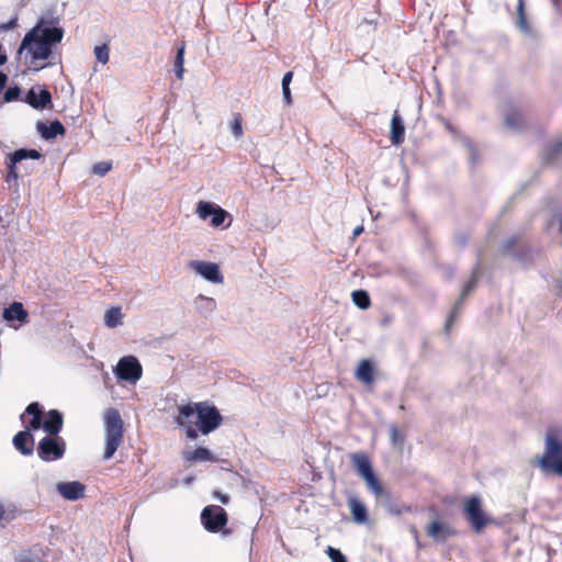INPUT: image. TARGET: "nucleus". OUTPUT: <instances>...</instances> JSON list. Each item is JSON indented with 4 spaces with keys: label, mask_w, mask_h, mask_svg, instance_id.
I'll return each instance as SVG.
<instances>
[{
    "label": "nucleus",
    "mask_w": 562,
    "mask_h": 562,
    "mask_svg": "<svg viewBox=\"0 0 562 562\" xmlns=\"http://www.w3.org/2000/svg\"><path fill=\"white\" fill-rule=\"evenodd\" d=\"M58 18H40L35 25L26 32L16 50V57L24 54L26 64L35 66L34 70H41L46 65L37 67V61L48 59L53 54V47L64 38V29L58 25Z\"/></svg>",
    "instance_id": "obj_1"
},
{
    "label": "nucleus",
    "mask_w": 562,
    "mask_h": 562,
    "mask_svg": "<svg viewBox=\"0 0 562 562\" xmlns=\"http://www.w3.org/2000/svg\"><path fill=\"white\" fill-rule=\"evenodd\" d=\"M537 462L543 473L562 476V440L555 434H547L544 452Z\"/></svg>",
    "instance_id": "obj_2"
},
{
    "label": "nucleus",
    "mask_w": 562,
    "mask_h": 562,
    "mask_svg": "<svg viewBox=\"0 0 562 562\" xmlns=\"http://www.w3.org/2000/svg\"><path fill=\"white\" fill-rule=\"evenodd\" d=\"M105 449L103 458L111 459L123 440V420L117 409L110 408L104 415Z\"/></svg>",
    "instance_id": "obj_3"
},
{
    "label": "nucleus",
    "mask_w": 562,
    "mask_h": 562,
    "mask_svg": "<svg viewBox=\"0 0 562 562\" xmlns=\"http://www.w3.org/2000/svg\"><path fill=\"white\" fill-rule=\"evenodd\" d=\"M196 413V430L203 435H209L214 431L223 422V417L216 406L211 405L207 402H198Z\"/></svg>",
    "instance_id": "obj_4"
},
{
    "label": "nucleus",
    "mask_w": 562,
    "mask_h": 562,
    "mask_svg": "<svg viewBox=\"0 0 562 562\" xmlns=\"http://www.w3.org/2000/svg\"><path fill=\"white\" fill-rule=\"evenodd\" d=\"M113 372L117 380L135 384L143 375V368L139 360L130 355L117 361Z\"/></svg>",
    "instance_id": "obj_5"
},
{
    "label": "nucleus",
    "mask_w": 562,
    "mask_h": 562,
    "mask_svg": "<svg viewBox=\"0 0 562 562\" xmlns=\"http://www.w3.org/2000/svg\"><path fill=\"white\" fill-rule=\"evenodd\" d=\"M37 456L45 462H53L64 457L66 442L61 437L46 436L37 445Z\"/></svg>",
    "instance_id": "obj_6"
},
{
    "label": "nucleus",
    "mask_w": 562,
    "mask_h": 562,
    "mask_svg": "<svg viewBox=\"0 0 562 562\" xmlns=\"http://www.w3.org/2000/svg\"><path fill=\"white\" fill-rule=\"evenodd\" d=\"M463 514L476 533H480L490 521L482 509L481 498L477 495L467 499L463 506Z\"/></svg>",
    "instance_id": "obj_7"
},
{
    "label": "nucleus",
    "mask_w": 562,
    "mask_h": 562,
    "mask_svg": "<svg viewBox=\"0 0 562 562\" xmlns=\"http://www.w3.org/2000/svg\"><path fill=\"white\" fill-rule=\"evenodd\" d=\"M201 521L210 532H218L227 524V514L218 505H209L201 513Z\"/></svg>",
    "instance_id": "obj_8"
},
{
    "label": "nucleus",
    "mask_w": 562,
    "mask_h": 562,
    "mask_svg": "<svg viewBox=\"0 0 562 562\" xmlns=\"http://www.w3.org/2000/svg\"><path fill=\"white\" fill-rule=\"evenodd\" d=\"M42 157V154L34 148H20L10 154L9 156V162L7 164V178L5 181L8 183L14 182L16 183V180L19 178L18 173V164L22 162L25 159H33L37 160Z\"/></svg>",
    "instance_id": "obj_9"
},
{
    "label": "nucleus",
    "mask_w": 562,
    "mask_h": 562,
    "mask_svg": "<svg viewBox=\"0 0 562 562\" xmlns=\"http://www.w3.org/2000/svg\"><path fill=\"white\" fill-rule=\"evenodd\" d=\"M195 420H198L196 403H189L179 407L176 423L179 427L186 429L187 437L192 440L198 438Z\"/></svg>",
    "instance_id": "obj_10"
},
{
    "label": "nucleus",
    "mask_w": 562,
    "mask_h": 562,
    "mask_svg": "<svg viewBox=\"0 0 562 562\" xmlns=\"http://www.w3.org/2000/svg\"><path fill=\"white\" fill-rule=\"evenodd\" d=\"M189 267L203 279L212 283H222L223 274L217 263L209 261L192 260Z\"/></svg>",
    "instance_id": "obj_11"
},
{
    "label": "nucleus",
    "mask_w": 562,
    "mask_h": 562,
    "mask_svg": "<svg viewBox=\"0 0 562 562\" xmlns=\"http://www.w3.org/2000/svg\"><path fill=\"white\" fill-rule=\"evenodd\" d=\"M505 125L508 130L517 132L524 126V115L520 106L508 101L503 108Z\"/></svg>",
    "instance_id": "obj_12"
},
{
    "label": "nucleus",
    "mask_w": 562,
    "mask_h": 562,
    "mask_svg": "<svg viewBox=\"0 0 562 562\" xmlns=\"http://www.w3.org/2000/svg\"><path fill=\"white\" fill-rule=\"evenodd\" d=\"M479 266L474 268L473 270V273H472V277L471 279L464 284L463 289H462V292H461V295L459 297V300L454 303L453 307H452V311L447 319V323H446V331L449 330L453 319L456 318V316L458 315L462 304H463V301L465 300V297L473 291V289L475 288L476 285V282H477V278H479Z\"/></svg>",
    "instance_id": "obj_13"
},
{
    "label": "nucleus",
    "mask_w": 562,
    "mask_h": 562,
    "mask_svg": "<svg viewBox=\"0 0 562 562\" xmlns=\"http://www.w3.org/2000/svg\"><path fill=\"white\" fill-rule=\"evenodd\" d=\"M23 101L35 110H44L52 103V94L46 88H41L37 91L33 87L26 92Z\"/></svg>",
    "instance_id": "obj_14"
},
{
    "label": "nucleus",
    "mask_w": 562,
    "mask_h": 562,
    "mask_svg": "<svg viewBox=\"0 0 562 562\" xmlns=\"http://www.w3.org/2000/svg\"><path fill=\"white\" fill-rule=\"evenodd\" d=\"M56 490L65 499L75 502L85 496L86 486L79 481L59 482Z\"/></svg>",
    "instance_id": "obj_15"
},
{
    "label": "nucleus",
    "mask_w": 562,
    "mask_h": 562,
    "mask_svg": "<svg viewBox=\"0 0 562 562\" xmlns=\"http://www.w3.org/2000/svg\"><path fill=\"white\" fill-rule=\"evenodd\" d=\"M2 318L10 325L13 322L26 324L29 322V312L21 302H13L3 308Z\"/></svg>",
    "instance_id": "obj_16"
},
{
    "label": "nucleus",
    "mask_w": 562,
    "mask_h": 562,
    "mask_svg": "<svg viewBox=\"0 0 562 562\" xmlns=\"http://www.w3.org/2000/svg\"><path fill=\"white\" fill-rule=\"evenodd\" d=\"M63 414L57 409H50L43 423V429L47 436L59 437L58 434L63 428Z\"/></svg>",
    "instance_id": "obj_17"
},
{
    "label": "nucleus",
    "mask_w": 562,
    "mask_h": 562,
    "mask_svg": "<svg viewBox=\"0 0 562 562\" xmlns=\"http://www.w3.org/2000/svg\"><path fill=\"white\" fill-rule=\"evenodd\" d=\"M14 448L23 456H31L34 451V437L30 430L19 431L13 437Z\"/></svg>",
    "instance_id": "obj_18"
},
{
    "label": "nucleus",
    "mask_w": 562,
    "mask_h": 562,
    "mask_svg": "<svg viewBox=\"0 0 562 562\" xmlns=\"http://www.w3.org/2000/svg\"><path fill=\"white\" fill-rule=\"evenodd\" d=\"M36 130L45 140L54 139L58 135L63 136L66 133V128L58 120H55L49 124L37 122Z\"/></svg>",
    "instance_id": "obj_19"
},
{
    "label": "nucleus",
    "mask_w": 562,
    "mask_h": 562,
    "mask_svg": "<svg viewBox=\"0 0 562 562\" xmlns=\"http://www.w3.org/2000/svg\"><path fill=\"white\" fill-rule=\"evenodd\" d=\"M427 535L438 542H445L453 535L449 525L435 520L427 526Z\"/></svg>",
    "instance_id": "obj_20"
},
{
    "label": "nucleus",
    "mask_w": 562,
    "mask_h": 562,
    "mask_svg": "<svg viewBox=\"0 0 562 562\" xmlns=\"http://www.w3.org/2000/svg\"><path fill=\"white\" fill-rule=\"evenodd\" d=\"M350 459L355 470L361 477L373 471L371 461L367 453L356 452L351 454Z\"/></svg>",
    "instance_id": "obj_21"
},
{
    "label": "nucleus",
    "mask_w": 562,
    "mask_h": 562,
    "mask_svg": "<svg viewBox=\"0 0 562 562\" xmlns=\"http://www.w3.org/2000/svg\"><path fill=\"white\" fill-rule=\"evenodd\" d=\"M193 306L199 314L207 317L216 310V301L213 297L199 294L193 300Z\"/></svg>",
    "instance_id": "obj_22"
},
{
    "label": "nucleus",
    "mask_w": 562,
    "mask_h": 562,
    "mask_svg": "<svg viewBox=\"0 0 562 562\" xmlns=\"http://www.w3.org/2000/svg\"><path fill=\"white\" fill-rule=\"evenodd\" d=\"M405 127L402 119L395 112L391 121V140L392 144L397 146L404 142Z\"/></svg>",
    "instance_id": "obj_23"
},
{
    "label": "nucleus",
    "mask_w": 562,
    "mask_h": 562,
    "mask_svg": "<svg viewBox=\"0 0 562 562\" xmlns=\"http://www.w3.org/2000/svg\"><path fill=\"white\" fill-rule=\"evenodd\" d=\"M543 159L547 165L562 168V142H557L550 145L544 154Z\"/></svg>",
    "instance_id": "obj_24"
},
{
    "label": "nucleus",
    "mask_w": 562,
    "mask_h": 562,
    "mask_svg": "<svg viewBox=\"0 0 562 562\" xmlns=\"http://www.w3.org/2000/svg\"><path fill=\"white\" fill-rule=\"evenodd\" d=\"M349 508H350L352 518L357 524H364L368 521L367 507L358 498L349 499Z\"/></svg>",
    "instance_id": "obj_25"
},
{
    "label": "nucleus",
    "mask_w": 562,
    "mask_h": 562,
    "mask_svg": "<svg viewBox=\"0 0 562 562\" xmlns=\"http://www.w3.org/2000/svg\"><path fill=\"white\" fill-rule=\"evenodd\" d=\"M356 376L359 381H362L367 384L373 382V366L370 360L363 359L360 361L358 369L356 371Z\"/></svg>",
    "instance_id": "obj_26"
},
{
    "label": "nucleus",
    "mask_w": 562,
    "mask_h": 562,
    "mask_svg": "<svg viewBox=\"0 0 562 562\" xmlns=\"http://www.w3.org/2000/svg\"><path fill=\"white\" fill-rule=\"evenodd\" d=\"M123 323V313L120 306H113L106 310L104 314V324L109 328H116Z\"/></svg>",
    "instance_id": "obj_27"
},
{
    "label": "nucleus",
    "mask_w": 562,
    "mask_h": 562,
    "mask_svg": "<svg viewBox=\"0 0 562 562\" xmlns=\"http://www.w3.org/2000/svg\"><path fill=\"white\" fill-rule=\"evenodd\" d=\"M186 460L190 462L216 461L212 452L204 447H199L194 451L187 453Z\"/></svg>",
    "instance_id": "obj_28"
},
{
    "label": "nucleus",
    "mask_w": 562,
    "mask_h": 562,
    "mask_svg": "<svg viewBox=\"0 0 562 562\" xmlns=\"http://www.w3.org/2000/svg\"><path fill=\"white\" fill-rule=\"evenodd\" d=\"M352 302L361 310H367L371 305V300L366 290H356L351 294Z\"/></svg>",
    "instance_id": "obj_29"
},
{
    "label": "nucleus",
    "mask_w": 562,
    "mask_h": 562,
    "mask_svg": "<svg viewBox=\"0 0 562 562\" xmlns=\"http://www.w3.org/2000/svg\"><path fill=\"white\" fill-rule=\"evenodd\" d=\"M362 479L366 481L367 486L369 490L378 497L382 496L384 494V491L381 486V483L376 475L374 474V471L368 473L367 475L362 476Z\"/></svg>",
    "instance_id": "obj_30"
},
{
    "label": "nucleus",
    "mask_w": 562,
    "mask_h": 562,
    "mask_svg": "<svg viewBox=\"0 0 562 562\" xmlns=\"http://www.w3.org/2000/svg\"><path fill=\"white\" fill-rule=\"evenodd\" d=\"M217 206L218 205L212 202L200 201L196 205L195 212L201 220H206L212 215Z\"/></svg>",
    "instance_id": "obj_31"
},
{
    "label": "nucleus",
    "mask_w": 562,
    "mask_h": 562,
    "mask_svg": "<svg viewBox=\"0 0 562 562\" xmlns=\"http://www.w3.org/2000/svg\"><path fill=\"white\" fill-rule=\"evenodd\" d=\"M517 25L521 30V32L526 35H531V29L527 23L525 11H524V2L519 0L517 8Z\"/></svg>",
    "instance_id": "obj_32"
},
{
    "label": "nucleus",
    "mask_w": 562,
    "mask_h": 562,
    "mask_svg": "<svg viewBox=\"0 0 562 562\" xmlns=\"http://www.w3.org/2000/svg\"><path fill=\"white\" fill-rule=\"evenodd\" d=\"M183 63H184V46L178 48L176 58H175V72L177 78L182 79L183 76Z\"/></svg>",
    "instance_id": "obj_33"
},
{
    "label": "nucleus",
    "mask_w": 562,
    "mask_h": 562,
    "mask_svg": "<svg viewBox=\"0 0 562 562\" xmlns=\"http://www.w3.org/2000/svg\"><path fill=\"white\" fill-rule=\"evenodd\" d=\"M228 216V213L222 209L221 206H217L215 211L212 213L211 217V225L214 227H220L224 224L226 217Z\"/></svg>",
    "instance_id": "obj_34"
},
{
    "label": "nucleus",
    "mask_w": 562,
    "mask_h": 562,
    "mask_svg": "<svg viewBox=\"0 0 562 562\" xmlns=\"http://www.w3.org/2000/svg\"><path fill=\"white\" fill-rule=\"evenodd\" d=\"M109 46L106 44H102L94 47V55L99 63L106 64L109 61Z\"/></svg>",
    "instance_id": "obj_35"
},
{
    "label": "nucleus",
    "mask_w": 562,
    "mask_h": 562,
    "mask_svg": "<svg viewBox=\"0 0 562 562\" xmlns=\"http://www.w3.org/2000/svg\"><path fill=\"white\" fill-rule=\"evenodd\" d=\"M21 94V88L19 86H12L7 88L3 94V101L4 102H13L16 101L20 98Z\"/></svg>",
    "instance_id": "obj_36"
},
{
    "label": "nucleus",
    "mask_w": 562,
    "mask_h": 562,
    "mask_svg": "<svg viewBox=\"0 0 562 562\" xmlns=\"http://www.w3.org/2000/svg\"><path fill=\"white\" fill-rule=\"evenodd\" d=\"M241 116L240 114H236L232 124H231V131L232 134L236 139L240 138L243 135V126H241Z\"/></svg>",
    "instance_id": "obj_37"
},
{
    "label": "nucleus",
    "mask_w": 562,
    "mask_h": 562,
    "mask_svg": "<svg viewBox=\"0 0 562 562\" xmlns=\"http://www.w3.org/2000/svg\"><path fill=\"white\" fill-rule=\"evenodd\" d=\"M463 144L468 151L469 161L472 166H474L479 161L476 148L470 139H464Z\"/></svg>",
    "instance_id": "obj_38"
},
{
    "label": "nucleus",
    "mask_w": 562,
    "mask_h": 562,
    "mask_svg": "<svg viewBox=\"0 0 562 562\" xmlns=\"http://www.w3.org/2000/svg\"><path fill=\"white\" fill-rule=\"evenodd\" d=\"M327 555L331 560V562H347L346 557L342 554V552L339 549L327 547L326 550Z\"/></svg>",
    "instance_id": "obj_39"
},
{
    "label": "nucleus",
    "mask_w": 562,
    "mask_h": 562,
    "mask_svg": "<svg viewBox=\"0 0 562 562\" xmlns=\"http://www.w3.org/2000/svg\"><path fill=\"white\" fill-rule=\"evenodd\" d=\"M112 168V164L108 161H101L93 166L92 171L98 176H105Z\"/></svg>",
    "instance_id": "obj_40"
},
{
    "label": "nucleus",
    "mask_w": 562,
    "mask_h": 562,
    "mask_svg": "<svg viewBox=\"0 0 562 562\" xmlns=\"http://www.w3.org/2000/svg\"><path fill=\"white\" fill-rule=\"evenodd\" d=\"M390 438L394 446H400L404 442V436L395 426L390 427Z\"/></svg>",
    "instance_id": "obj_41"
},
{
    "label": "nucleus",
    "mask_w": 562,
    "mask_h": 562,
    "mask_svg": "<svg viewBox=\"0 0 562 562\" xmlns=\"http://www.w3.org/2000/svg\"><path fill=\"white\" fill-rule=\"evenodd\" d=\"M18 562H43L41 558L30 551H25L19 554Z\"/></svg>",
    "instance_id": "obj_42"
},
{
    "label": "nucleus",
    "mask_w": 562,
    "mask_h": 562,
    "mask_svg": "<svg viewBox=\"0 0 562 562\" xmlns=\"http://www.w3.org/2000/svg\"><path fill=\"white\" fill-rule=\"evenodd\" d=\"M25 413L27 415H31L32 417L35 416H43L42 407L37 402H33L27 405Z\"/></svg>",
    "instance_id": "obj_43"
},
{
    "label": "nucleus",
    "mask_w": 562,
    "mask_h": 562,
    "mask_svg": "<svg viewBox=\"0 0 562 562\" xmlns=\"http://www.w3.org/2000/svg\"><path fill=\"white\" fill-rule=\"evenodd\" d=\"M43 416H35L32 417L30 420V428L33 430H38L40 428H43Z\"/></svg>",
    "instance_id": "obj_44"
},
{
    "label": "nucleus",
    "mask_w": 562,
    "mask_h": 562,
    "mask_svg": "<svg viewBox=\"0 0 562 562\" xmlns=\"http://www.w3.org/2000/svg\"><path fill=\"white\" fill-rule=\"evenodd\" d=\"M18 26V18L14 16L7 23L0 25V31H10Z\"/></svg>",
    "instance_id": "obj_45"
},
{
    "label": "nucleus",
    "mask_w": 562,
    "mask_h": 562,
    "mask_svg": "<svg viewBox=\"0 0 562 562\" xmlns=\"http://www.w3.org/2000/svg\"><path fill=\"white\" fill-rule=\"evenodd\" d=\"M282 95H283V102L286 105H291L292 104V95H291L290 87H288V86L282 87Z\"/></svg>",
    "instance_id": "obj_46"
},
{
    "label": "nucleus",
    "mask_w": 562,
    "mask_h": 562,
    "mask_svg": "<svg viewBox=\"0 0 562 562\" xmlns=\"http://www.w3.org/2000/svg\"><path fill=\"white\" fill-rule=\"evenodd\" d=\"M292 78H293V72L292 71H288L283 75V78H282V82H281V86L282 87H290V83L292 81Z\"/></svg>",
    "instance_id": "obj_47"
},
{
    "label": "nucleus",
    "mask_w": 562,
    "mask_h": 562,
    "mask_svg": "<svg viewBox=\"0 0 562 562\" xmlns=\"http://www.w3.org/2000/svg\"><path fill=\"white\" fill-rule=\"evenodd\" d=\"M8 81V76L3 71H0V93L4 89Z\"/></svg>",
    "instance_id": "obj_48"
},
{
    "label": "nucleus",
    "mask_w": 562,
    "mask_h": 562,
    "mask_svg": "<svg viewBox=\"0 0 562 562\" xmlns=\"http://www.w3.org/2000/svg\"><path fill=\"white\" fill-rule=\"evenodd\" d=\"M515 243H516L515 237L508 238L504 244L505 251H509L513 248V246L515 245Z\"/></svg>",
    "instance_id": "obj_49"
},
{
    "label": "nucleus",
    "mask_w": 562,
    "mask_h": 562,
    "mask_svg": "<svg viewBox=\"0 0 562 562\" xmlns=\"http://www.w3.org/2000/svg\"><path fill=\"white\" fill-rule=\"evenodd\" d=\"M215 496H216V498H217L221 503H223V504H227V503H228V501H229L228 495H227V494H224V493L216 492V493H215Z\"/></svg>",
    "instance_id": "obj_50"
},
{
    "label": "nucleus",
    "mask_w": 562,
    "mask_h": 562,
    "mask_svg": "<svg viewBox=\"0 0 562 562\" xmlns=\"http://www.w3.org/2000/svg\"><path fill=\"white\" fill-rule=\"evenodd\" d=\"M386 509L390 514H393V515H401L402 514V509L393 506L392 504H387L386 505Z\"/></svg>",
    "instance_id": "obj_51"
},
{
    "label": "nucleus",
    "mask_w": 562,
    "mask_h": 562,
    "mask_svg": "<svg viewBox=\"0 0 562 562\" xmlns=\"http://www.w3.org/2000/svg\"><path fill=\"white\" fill-rule=\"evenodd\" d=\"M362 232H363V226H361V225H360V226H357V227L353 229V232H352V236H353V238H355V237H358Z\"/></svg>",
    "instance_id": "obj_52"
},
{
    "label": "nucleus",
    "mask_w": 562,
    "mask_h": 562,
    "mask_svg": "<svg viewBox=\"0 0 562 562\" xmlns=\"http://www.w3.org/2000/svg\"><path fill=\"white\" fill-rule=\"evenodd\" d=\"M458 243L461 245V246H465L467 243H468V239L465 236H458Z\"/></svg>",
    "instance_id": "obj_53"
},
{
    "label": "nucleus",
    "mask_w": 562,
    "mask_h": 562,
    "mask_svg": "<svg viewBox=\"0 0 562 562\" xmlns=\"http://www.w3.org/2000/svg\"><path fill=\"white\" fill-rule=\"evenodd\" d=\"M4 514H5V512H4V507H3V505H2V504H0V521L3 519Z\"/></svg>",
    "instance_id": "obj_54"
},
{
    "label": "nucleus",
    "mask_w": 562,
    "mask_h": 562,
    "mask_svg": "<svg viewBox=\"0 0 562 562\" xmlns=\"http://www.w3.org/2000/svg\"><path fill=\"white\" fill-rule=\"evenodd\" d=\"M559 222H560L559 232L562 234V215L559 216Z\"/></svg>",
    "instance_id": "obj_55"
},
{
    "label": "nucleus",
    "mask_w": 562,
    "mask_h": 562,
    "mask_svg": "<svg viewBox=\"0 0 562 562\" xmlns=\"http://www.w3.org/2000/svg\"><path fill=\"white\" fill-rule=\"evenodd\" d=\"M184 482H186V484L191 483V482H192V477H187V479L184 480Z\"/></svg>",
    "instance_id": "obj_56"
},
{
    "label": "nucleus",
    "mask_w": 562,
    "mask_h": 562,
    "mask_svg": "<svg viewBox=\"0 0 562 562\" xmlns=\"http://www.w3.org/2000/svg\"><path fill=\"white\" fill-rule=\"evenodd\" d=\"M554 7H558V0H553Z\"/></svg>",
    "instance_id": "obj_57"
}]
</instances>
